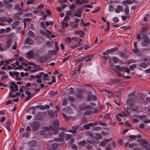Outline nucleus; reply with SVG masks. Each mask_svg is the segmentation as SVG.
<instances>
[{"label":"nucleus","mask_w":150,"mask_h":150,"mask_svg":"<svg viewBox=\"0 0 150 150\" xmlns=\"http://www.w3.org/2000/svg\"><path fill=\"white\" fill-rule=\"evenodd\" d=\"M14 8L15 9L18 11H23V9L21 8L20 4H16L14 7Z\"/></svg>","instance_id":"393cba45"},{"label":"nucleus","mask_w":150,"mask_h":150,"mask_svg":"<svg viewBox=\"0 0 150 150\" xmlns=\"http://www.w3.org/2000/svg\"><path fill=\"white\" fill-rule=\"evenodd\" d=\"M64 111L66 112L67 114H71L72 112V110L70 108H66L64 109Z\"/></svg>","instance_id":"e433bc0d"},{"label":"nucleus","mask_w":150,"mask_h":150,"mask_svg":"<svg viewBox=\"0 0 150 150\" xmlns=\"http://www.w3.org/2000/svg\"><path fill=\"white\" fill-rule=\"evenodd\" d=\"M113 21L115 23H117L119 21V19L117 17H115L113 18Z\"/></svg>","instance_id":"680f3d73"},{"label":"nucleus","mask_w":150,"mask_h":150,"mask_svg":"<svg viewBox=\"0 0 150 150\" xmlns=\"http://www.w3.org/2000/svg\"><path fill=\"white\" fill-rule=\"evenodd\" d=\"M149 14H147L144 16V20L145 21H146L149 18Z\"/></svg>","instance_id":"603ef678"},{"label":"nucleus","mask_w":150,"mask_h":150,"mask_svg":"<svg viewBox=\"0 0 150 150\" xmlns=\"http://www.w3.org/2000/svg\"><path fill=\"white\" fill-rule=\"evenodd\" d=\"M116 68L117 70L116 72L118 75V76L119 77H121L122 76V74L120 72V71H124L125 69V67H121L119 65H116Z\"/></svg>","instance_id":"423d86ee"},{"label":"nucleus","mask_w":150,"mask_h":150,"mask_svg":"<svg viewBox=\"0 0 150 150\" xmlns=\"http://www.w3.org/2000/svg\"><path fill=\"white\" fill-rule=\"evenodd\" d=\"M12 85L10 86V88L12 92H13L15 91L16 92L18 90V86L15 83V82L11 83Z\"/></svg>","instance_id":"1a4fd4ad"},{"label":"nucleus","mask_w":150,"mask_h":150,"mask_svg":"<svg viewBox=\"0 0 150 150\" xmlns=\"http://www.w3.org/2000/svg\"><path fill=\"white\" fill-rule=\"evenodd\" d=\"M13 0H4L3 1L4 4H7L13 2Z\"/></svg>","instance_id":"13d9d810"},{"label":"nucleus","mask_w":150,"mask_h":150,"mask_svg":"<svg viewBox=\"0 0 150 150\" xmlns=\"http://www.w3.org/2000/svg\"><path fill=\"white\" fill-rule=\"evenodd\" d=\"M15 59H10L8 61L7 60L4 61H0V67L2 65H5V64H9V62H11L13 60H14Z\"/></svg>","instance_id":"412c9836"},{"label":"nucleus","mask_w":150,"mask_h":150,"mask_svg":"<svg viewBox=\"0 0 150 150\" xmlns=\"http://www.w3.org/2000/svg\"><path fill=\"white\" fill-rule=\"evenodd\" d=\"M39 75H37L36 76H31V78H36L37 79H40V78L42 77V75L44 74V72H41L39 73Z\"/></svg>","instance_id":"cd10ccee"},{"label":"nucleus","mask_w":150,"mask_h":150,"mask_svg":"<svg viewBox=\"0 0 150 150\" xmlns=\"http://www.w3.org/2000/svg\"><path fill=\"white\" fill-rule=\"evenodd\" d=\"M53 126L52 125L50 126L49 127H47L46 129L47 130H51L53 133L57 134L60 128L59 127V122L58 120H56L52 122Z\"/></svg>","instance_id":"f257e3e1"},{"label":"nucleus","mask_w":150,"mask_h":150,"mask_svg":"<svg viewBox=\"0 0 150 150\" xmlns=\"http://www.w3.org/2000/svg\"><path fill=\"white\" fill-rule=\"evenodd\" d=\"M87 101H89L90 100H96L97 99L96 97L93 95L91 92H89L88 94L87 97Z\"/></svg>","instance_id":"6e6552de"},{"label":"nucleus","mask_w":150,"mask_h":150,"mask_svg":"<svg viewBox=\"0 0 150 150\" xmlns=\"http://www.w3.org/2000/svg\"><path fill=\"white\" fill-rule=\"evenodd\" d=\"M22 14V13L21 12H19L17 13H16L15 15L14 16V19L18 20H19L20 19V17H18V16L20 15L21 16Z\"/></svg>","instance_id":"c756f323"},{"label":"nucleus","mask_w":150,"mask_h":150,"mask_svg":"<svg viewBox=\"0 0 150 150\" xmlns=\"http://www.w3.org/2000/svg\"><path fill=\"white\" fill-rule=\"evenodd\" d=\"M12 43V40L11 38H8L6 42V47L7 49L9 48Z\"/></svg>","instance_id":"dca6fc26"},{"label":"nucleus","mask_w":150,"mask_h":150,"mask_svg":"<svg viewBox=\"0 0 150 150\" xmlns=\"http://www.w3.org/2000/svg\"><path fill=\"white\" fill-rule=\"evenodd\" d=\"M65 42L68 44H69L71 42V38L69 37L66 38L65 40Z\"/></svg>","instance_id":"79ce46f5"},{"label":"nucleus","mask_w":150,"mask_h":150,"mask_svg":"<svg viewBox=\"0 0 150 150\" xmlns=\"http://www.w3.org/2000/svg\"><path fill=\"white\" fill-rule=\"evenodd\" d=\"M89 126V127H92L94 126L95 125H97V124L96 123V122H95L94 123H90L89 124H88Z\"/></svg>","instance_id":"774afa93"},{"label":"nucleus","mask_w":150,"mask_h":150,"mask_svg":"<svg viewBox=\"0 0 150 150\" xmlns=\"http://www.w3.org/2000/svg\"><path fill=\"white\" fill-rule=\"evenodd\" d=\"M85 58L84 57H80L77 58L76 59L77 61L78 62H81L84 59H85Z\"/></svg>","instance_id":"09e8293b"},{"label":"nucleus","mask_w":150,"mask_h":150,"mask_svg":"<svg viewBox=\"0 0 150 150\" xmlns=\"http://www.w3.org/2000/svg\"><path fill=\"white\" fill-rule=\"evenodd\" d=\"M44 114L42 112H39L37 115L36 118L38 120H42L44 117Z\"/></svg>","instance_id":"a211bd4d"},{"label":"nucleus","mask_w":150,"mask_h":150,"mask_svg":"<svg viewBox=\"0 0 150 150\" xmlns=\"http://www.w3.org/2000/svg\"><path fill=\"white\" fill-rule=\"evenodd\" d=\"M87 142L89 143L92 144H93L95 143L94 140L92 139H90L89 138H88V139H87Z\"/></svg>","instance_id":"3c124183"},{"label":"nucleus","mask_w":150,"mask_h":150,"mask_svg":"<svg viewBox=\"0 0 150 150\" xmlns=\"http://www.w3.org/2000/svg\"><path fill=\"white\" fill-rule=\"evenodd\" d=\"M135 144L133 143H129V142H127L125 143V145L126 146H128L130 148H133L135 146Z\"/></svg>","instance_id":"bb28decb"},{"label":"nucleus","mask_w":150,"mask_h":150,"mask_svg":"<svg viewBox=\"0 0 150 150\" xmlns=\"http://www.w3.org/2000/svg\"><path fill=\"white\" fill-rule=\"evenodd\" d=\"M40 24L44 30L46 29V26H45V23L44 22L41 21L40 22Z\"/></svg>","instance_id":"864d4df0"},{"label":"nucleus","mask_w":150,"mask_h":150,"mask_svg":"<svg viewBox=\"0 0 150 150\" xmlns=\"http://www.w3.org/2000/svg\"><path fill=\"white\" fill-rule=\"evenodd\" d=\"M28 64L32 65H34V63H33L27 62H21L20 63V62L16 61L14 63L11 65L13 67L14 69L17 70L22 69L23 68V67L22 66L23 65L26 66Z\"/></svg>","instance_id":"f03ea898"},{"label":"nucleus","mask_w":150,"mask_h":150,"mask_svg":"<svg viewBox=\"0 0 150 150\" xmlns=\"http://www.w3.org/2000/svg\"><path fill=\"white\" fill-rule=\"evenodd\" d=\"M59 146V144L57 143H53L51 146L52 148L54 150H56Z\"/></svg>","instance_id":"c85d7f7f"},{"label":"nucleus","mask_w":150,"mask_h":150,"mask_svg":"<svg viewBox=\"0 0 150 150\" xmlns=\"http://www.w3.org/2000/svg\"><path fill=\"white\" fill-rule=\"evenodd\" d=\"M11 121L8 120L6 122L5 127L7 129L8 131H10L11 129Z\"/></svg>","instance_id":"6ab92c4d"},{"label":"nucleus","mask_w":150,"mask_h":150,"mask_svg":"<svg viewBox=\"0 0 150 150\" xmlns=\"http://www.w3.org/2000/svg\"><path fill=\"white\" fill-rule=\"evenodd\" d=\"M118 48L117 47H115L114 48H111L110 50V52H113L116 51V50H117Z\"/></svg>","instance_id":"de8ad7c7"},{"label":"nucleus","mask_w":150,"mask_h":150,"mask_svg":"<svg viewBox=\"0 0 150 150\" xmlns=\"http://www.w3.org/2000/svg\"><path fill=\"white\" fill-rule=\"evenodd\" d=\"M82 11L81 9H78L77 11L74 14V16L78 17H81V16Z\"/></svg>","instance_id":"f3484780"},{"label":"nucleus","mask_w":150,"mask_h":150,"mask_svg":"<svg viewBox=\"0 0 150 150\" xmlns=\"http://www.w3.org/2000/svg\"><path fill=\"white\" fill-rule=\"evenodd\" d=\"M76 95V97L79 99H81L83 98V94L81 92L77 93Z\"/></svg>","instance_id":"7c9ffc66"},{"label":"nucleus","mask_w":150,"mask_h":150,"mask_svg":"<svg viewBox=\"0 0 150 150\" xmlns=\"http://www.w3.org/2000/svg\"><path fill=\"white\" fill-rule=\"evenodd\" d=\"M33 96V95L28 96L25 98V101H28L30 99L32 98Z\"/></svg>","instance_id":"338daca9"},{"label":"nucleus","mask_w":150,"mask_h":150,"mask_svg":"<svg viewBox=\"0 0 150 150\" xmlns=\"http://www.w3.org/2000/svg\"><path fill=\"white\" fill-rule=\"evenodd\" d=\"M79 126L78 125H73L71 127V128L72 129H69L68 130L69 132L75 133L76 132V130L79 129Z\"/></svg>","instance_id":"f8f14e48"},{"label":"nucleus","mask_w":150,"mask_h":150,"mask_svg":"<svg viewBox=\"0 0 150 150\" xmlns=\"http://www.w3.org/2000/svg\"><path fill=\"white\" fill-rule=\"evenodd\" d=\"M68 99L70 102H74L76 100V98L72 96H69L68 97Z\"/></svg>","instance_id":"c9c22d12"},{"label":"nucleus","mask_w":150,"mask_h":150,"mask_svg":"<svg viewBox=\"0 0 150 150\" xmlns=\"http://www.w3.org/2000/svg\"><path fill=\"white\" fill-rule=\"evenodd\" d=\"M25 42L29 45H32L34 43L33 40L30 38H27L25 40Z\"/></svg>","instance_id":"4be33fe9"},{"label":"nucleus","mask_w":150,"mask_h":150,"mask_svg":"<svg viewBox=\"0 0 150 150\" xmlns=\"http://www.w3.org/2000/svg\"><path fill=\"white\" fill-rule=\"evenodd\" d=\"M105 149L107 150H111V145L110 144H108L105 147Z\"/></svg>","instance_id":"bf43d9fd"},{"label":"nucleus","mask_w":150,"mask_h":150,"mask_svg":"<svg viewBox=\"0 0 150 150\" xmlns=\"http://www.w3.org/2000/svg\"><path fill=\"white\" fill-rule=\"evenodd\" d=\"M5 5L6 8L7 9H9L13 6L12 4L10 3L7 4H5Z\"/></svg>","instance_id":"a18cd8bd"},{"label":"nucleus","mask_w":150,"mask_h":150,"mask_svg":"<svg viewBox=\"0 0 150 150\" xmlns=\"http://www.w3.org/2000/svg\"><path fill=\"white\" fill-rule=\"evenodd\" d=\"M95 136L96 139H102V136L100 134L96 133L95 134Z\"/></svg>","instance_id":"58836bf2"},{"label":"nucleus","mask_w":150,"mask_h":150,"mask_svg":"<svg viewBox=\"0 0 150 150\" xmlns=\"http://www.w3.org/2000/svg\"><path fill=\"white\" fill-rule=\"evenodd\" d=\"M118 8V12H116L117 13H119L121 11H122L123 10L122 6H121L118 5L117 6Z\"/></svg>","instance_id":"ea45409f"},{"label":"nucleus","mask_w":150,"mask_h":150,"mask_svg":"<svg viewBox=\"0 0 150 150\" xmlns=\"http://www.w3.org/2000/svg\"><path fill=\"white\" fill-rule=\"evenodd\" d=\"M96 123L97 124V125H99L103 126H106L107 125V124L106 123L102 122H96Z\"/></svg>","instance_id":"37998d69"},{"label":"nucleus","mask_w":150,"mask_h":150,"mask_svg":"<svg viewBox=\"0 0 150 150\" xmlns=\"http://www.w3.org/2000/svg\"><path fill=\"white\" fill-rule=\"evenodd\" d=\"M110 53V50L108 49L105 52H103L102 54L103 55H107Z\"/></svg>","instance_id":"4d7b16f0"},{"label":"nucleus","mask_w":150,"mask_h":150,"mask_svg":"<svg viewBox=\"0 0 150 150\" xmlns=\"http://www.w3.org/2000/svg\"><path fill=\"white\" fill-rule=\"evenodd\" d=\"M139 118L141 120L144 121V122L145 123H147L150 122V120H146L147 117L146 115H140Z\"/></svg>","instance_id":"ddd939ff"},{"label":"nucleus","mask_w":150,"mask_h":150,"mask_svg":"<svg viewBox=\"0 0 150 150\" xmlns=\"http://www.w3.org/2000/svg\"><path fill=\"white\" fill-rule=\"evenodd\" d=\"M93 55L92 54H88L86 56L84 57L86 59L85 61V62H87L90 61L93 58Z\"/></svg>","instance_id":"4468645a"},{"label":"nucleus","mask_w":150,"mask_h":150,"mask_svg":"<svg viewBox=\"0 0 150 150\" xmlns=\"http://www.w3.org/2000/svg\"><path fill=\"white\" fill-rule=\"evenodd\" d=\"M139 66L143 68H146L147 67V64L145 62H143L140 64Z\"/></svg>","instance_id":"2f4dec72"},{"label":"nucleus","mask_w":150,"mask_h":150,"mask_svg":"<svg viewBox=\"0 0 150 150\" xmlns=\"http://www.w3.org/2000/svg\"><path fill=\"white\" fill-rule=\"evenodd\" d=\"M47 113L49 116L51 117H54L55 116V115H57L56 111H54L52 110H48Z\"/></svg>","instance_id":"2eb2a0df"},{"label":"nucleus","mask_w":150,"mask_h":150,"mask_svg":"<svg viewBox=\"0 0 150 150\" xmlns=\"http://www.w3.org/2000/svg\"><path fill=\"white\" fill-rule=\"evenodd\" d=\"M79 109L81 110H84L86 109H92L93 107L90 105H87L85 103H82L79 105Z\"/></svg>","instance_id":"39448f33"},{"label":"nucleus","mask_w":150,"mask_h":150,"mask_svg":"<svg viewBox=\"0 0 150 150\" xmlns=\"http://www.w3.org/2000/svg\"><path fill=\"white\" fill-rule=\"evenodd\" d=\"M141 35H142V39L143 41L141 42V45L143 47H146L148 45L150 39L146 34H144L143 33H140Z\"/></svg>","instance_id":"7ed1b4c3"},{"label":"nucleus","mask_w":150,"mask_h":150,"mask_svg":"<svg viewBox=\"0 0 150 150\" xmlns=\"http://www.w3.org/2000/svg\"><path fill=\"white\" fill-rule=\"evenodd\" d=\"M77 47H79L78 45H77V44L76 43L75 45H71L70 47L72 49H74L75 48H76Z\"/></svg>","instance_id":"69168bd1"},{"label":"nucleus","mask_w":150,"mask_h":150,"mask_svg":"<svg viewBox=\"0 0 150 150\" xmlns=\"http://www.w3.org/2000/svg\"><path fill=\"white\" fill-rule=\"evenodd\" d=\"M148 28L147 26H146L142 28L141 29V32L142 33H143L146 32Z\"/></svg>","instance_id":"c03bdc74"},{"label":"nucleus","mask_w":150,"mask_h":150,"mask_svg":"<svg viewBox=\"0 0 150 150\" xmlns=\"http://www.w3.org/2000/svg\"><path fill=\"white\" fill-rule=\"evenodd\" d=\"M57 51L55 50H53L50 51V54L52 55H55L57 54Z\"/></svg>","instance_id":"8fccbe9b"},{"label":"nucleus","mask_w":150,"mask_h":150,"mask_svg":"<svg viewBox=\"0 0 150 150\" xmlns=\"http://www.w3.org/2000/svg\"><path fill=\"white\" fill-rule=\"evenodd\" d=\"M112 59L113 62L116 64L119 61V58L116 57H112Z\"/></svg>","instance_id":"473e14b6"},{"label":"nucleus","mask_w":150,"mask_h":150,"mask_svg":"<svg viewBox=\"0 0 150 150\" xmlns=\"http://www.w3.org/2000/svg\"><path fill=\"white\" fill-rule=\"evenodd\" d=\"M129 100L130 101L131 110L134 111L138 110V107L134 104L133 100L130 98L129 99Z\"/></svg>","instance_id":"0eeeda50"},{"label":"nucleus","mask_w":150,"mask_h":150,"mask_svg":"<svg viewBox=\"0 0 150 150\" xmlns=\"http://www.w3.org/2000/svg\"><path fill=\"white\" fill-rule=\"evenodd\" d=\"M33 51L30 50L27 53L26 57L28 59H31L33 57Z\"/></svg>","instance_id":"5701e85b"},{"label":"nucleus","mask_w":150,"mask_h":150,"mask_svg":"<svg viewBox=\"0 0 150 150\" xmlns=\"http://www.w3.org/2000/svg\"><path fill=\"white\" fill-rule=\"evenodd\" d=\"M28 35L30 38H33L35 36V34L32 31L29 30L28 33Z\"/></svg>","instance_id":"4c0bfd02"},{"label":"nucleus","mask_w":150,"mask_h":150,"mask_svg":"<svg viewBox=\"0 0 150 150\" xmlns=\"http://www.w3.org/2000/svg\"><path fill=\"white\" fill-rule=\"evenodd\" d=\"M68 102V99L67 98H63V102L62 105L63 106H66Z\"/></svg>","instance_id":"f704fd0d"},{"label":"nucleus","mask_w":150,"mask_h":150,"mask_svg":"<svg viewBox=\"0 0 150 150\" xmlns=\"http://www.w3.org/2000/svg\"><path fill=\"white\" fill-rule=\"evenodd\" d=\"M41 124L39 122L34 121L31 123V127L33 131L38 130Z\"/></svg>","instance_id":"20e7f679"},{"label":"nucleus","mask_w":150,"mask_h":150,"mask_svg":"<svg viewBox=\"0 0 150 150\" xmlns=\"http://www.w3.org/2000/svg\"><path fill=\"white\" fill-rule=\"evenodd\" d=\"M142 135L141 134H139L137 135H130V136L129 137L130 139H135L137 138H140L141 137Z\"/></svg>","instance_id":"a878e982"},{"label":"nucleus","mask_w":150,"mask_h":150,"mask_svg":"<svg viewBox=\"0 0 150 150\" xmlns=\"http://www.w3.org/2000/svg\"><path fill=\"white\" fill-rule=\"evenodd\" d=\"M137 141L141 142L140 145L145 148L148 144V141L145 139H138Z\"/></svg>","instance_id":"9d476101"},{"label":"nucleus","mask_w":150,"mask_h":150,"mask_svg":"<svg viewBox=\"0 0 150 150\" xmlns=\"http://www.w3.org/2000/svg\"><path fill=\"white\" fill-rule=\"evenodd\" d=\"M124 12L126 14H128L129 13V9L128 6L126 7L124 10Z\"/></svg>","instance_id":"5fc2aeb1"},{"label":"nucleus","mask_w":150,"mask_h":150,"mask_svg":"<svg viewBox=\"0 0 150 150\" xmlns=\"http://www.w3.org/2000/svg\"><path fill=\"white\" fill-rule=\"evenodd\" d=\"M75 33L76 34H80L81 33H83V31L82 30H75L74 31Z\"/></svg>","instance_id":"0e129e2a"},{"label":"nucleus","mask_w":150,"mask_h":150,"mask_svg":"<svg viewBox=\"0 0 150 150\" xmlns=\"http://www.w3.org/2000/svg\"><path fill=\"white\" fill-rule=\"evenodd\" d=\"M49 106L48 105H40V109L43 110H45V109H48L49 108Z\"/></svg>","instance_id":"72a5a7b5"},{"label":"nucleus","mask_w":150,"mask_h":150,"mask_svg":"<svg viewBox=\"0 0 150 150\" xmlns=\"http://www.w3.org/2000/svg\"><path fill=\"white\" fill-rule=\"evenodd\" d=\"M46 46L48 47H51L52 46V43L50 41H47L46 42Z\"/></svg>","instance_id":"49530a36"},{"label":"nucleus","mask_w":150,"mask_h":150,"mask_svg":"<svg viewBox=\"0 0 150 150\" xmlns=\"http://www.w3.org/2000/svg\"><path fill=\"white\" fill-rule=\"evenodd\" d=\"M112 140V138H111L109 139H104L103 141L101 142L100 145L102 146H104L108 142Z\"/></svg>","instance_id":"aec40b11"},{"label":"nucleus","mask_w":150,"mask_h":150,"mask_svg":"<svg viewBox=\"0 0 150 150\" xmlns=\"http://www.w3.org/2000/svg\"><path fill=\"white\" fill-rule=\"evenodd\" d=\"M86 144V142L85 140L80 141L79 142V145L80 146H84Z\"/></svg>","instance_id":"6e6d98bb"},{"label":"nucleus","mask_w":150,"mask_h":150,"mask_svg":"<svg viewBox=\"0 0 150 150\" xmlns=\"http://www.w3.org/2000/svg\"><path fill=\"white\" fill-rule=\"evenodd\" d=\"M70 24L71 27L74 28H77L79 25V24L76 23L74 21H71Z\"/></svg>","instance_id":"b1692460"},{"label":"nucleus","mask_w":150,"mask_h":150,"mask_svg":"<svg viewBox=\"0 0 150 150\" xmlns=\"http://www.w3.org/2000/svg\"><path fill=\"white\" fill-rule=\"evenodd\" d=\"M45 24L46 26L47 27H48L50 25H51L50 27H51L53 25V23L51 21H50L49 22H48L47 21H46L45 22Z\"/></svg>","instance_id":"a19ab883"},{"label":"nucleus","mask_w":150,"mask_h":150,"mask_svg":"<svg viewBox=\"0 0 150 150\" xmlns=\"http://www.w3.org/2000/svg\"><path fill=\"white\" fill-rule=\"evenodd\" d=\"M37 142L34 140L29 141L28 143V145L30 148H32L36 146L37 144Z\"/></svg>","instance_id":"9b49d317"},{"label":"nucleus","mask_w":150,"mask_h":150,"mask_svg":"<svg viewBox=\"0 0 150 150\" xmlns=\"http://www.w3.org/2000/svg\"><path fill=\"white\" fill-rule=\"evenodd\" d=\"M82 41V40L80 39L78 43H76L79 47H80L82 45V43H81Z\"/></svg>","instance_id":"e2e57ef3"},{"label":"nucleus","mask_w":150,"mask_h":150,"mask_svg":"<svg viewBox=\"0 0 150 150\" xmlns=\"http://www.w3.org/2000/svg\"><path fill=\"white\" fill-rule=\"evenodd\" d=\"M127 102L128 104L129 105V106L127 107V109L128 110H131V106L130 104V101L129 100H127Z\"/></svg>","instance_id":"052dcab7"}]
</instances>
